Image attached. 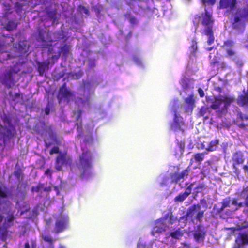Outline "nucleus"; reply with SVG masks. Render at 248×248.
I'll return each instance as SVG.
<instances>
[{
    "instance_id": "obj_51",
    "label": "nucleus",
    "mask_w": 248,
    "mask_h": 248,
    "mask_svg": "<svg viewBox=\"0 0 248 248\" xmlns=\"http://www.w3.org/2000/svg\"><path fill=\"white\" fill-rule=\"evenodd\" d=\"M3 121L4 123H6L8 126L12 125V124L11 123V120L10 117L5 116L3 119Z\"/></svg>"
},
{
    "instance_id": "obj_49",
    "label": "nucleus",
    "mask_w": 248,
    "mask_h": 248,
    "mask_svg": "<svg viewBox=\"0 0 248 248\" xmlns=\"http://www.w3.org/2000/svg\"><path fill=\"white\" fill-rule=\"evenodd\" d=\"M21 173V170L19 169L17 170H16L14 172V176L18 180L20 179V175Z\"/></svg>"
},
{
    "instance_id": "obj_38",
    "label": "nucleus",
    "mask_w": 248,
    "mask_h": 248,
    "mask_svg": "<svg viewBox=\"0 0 248 248\" xmlns=\"http://www.w3.org/2000/svg\"><path fill=\"white\" fill-rule=\"evenodd\" d=\"M17 24L13 21L10 20L6 24V30L11 31L16 28Z\"/></svg>"
},
{
    "instance_id": "obj_39",
    "label": "nucleus",
    "mask_w": 248,
    "mask_h": 248,
    "mask_svg": "<svg viewBox=\"0 0 248 248\" xmlns=\"http://www.w3.org/2000/svg\"><path fill=\"white\" fill-rule=\"evenodd\" d=\"M44 184L39 183L36 186H32L31 190L32 192H40L44 188Z\"/></svg>"
},
{
    "instance_id": "obj_14",
    "label": "nucleus",
    "mask_w": 248,
    "mask_h": 248,
    "mask_svg": "<svg viewBox=\"0 0 248 248\" xmlns=\"http://www.w3.org/2000/svg\"><path fill=\"white\" fill-rule=\"evenodd\" d=\"M168 228L169 227L165 223L164 219L161 217L155 221L152 231L154 233H161L166 232Z\"/></svg>"
},
{
    "instance_id": "obj_56",
    "label": "nucleus",
    "mask_w": 248,
    "mask_h": 248,
    "mask_svg": "<svg viewBox=\"0 0 248 248\" xmlns=\"http://www.w3.org/2000/svg\"><path fill=\"white\" fill-rule=\"evenodd\" d=\"M214 90L219 93L222 92V88L221 87L214 86Z\"/></svg>"
},
{
    "instance_id": "obj_46",
    "label": "nucleus",
    "mask_w": 248,
    "mask_h": 248,
    "mask_svg": "<svg viewBox=\"0 0 248 248\" xmlns=\"http://www.w3.org/2000/svg\"><path fill=\"white\" fill-rule=\"evenodd\" d=\"M54 172L53 170L50 169H47L45 172V174L46 175L49 179L52 178V174Z\"/></svg>"
},
{
    "instance_id": "obj_20",
    "label": "nucleus",
    "mask_w": 248,
    "mask_h": 248,
    "mask_svg": "<svg viewBox=\"0 0 248 248\" xmlns=\"http://www.w3.org/2000/svg\"><path fill=\"white\" fill-rule=\"evenodd\" d=\"M66 163V157L63 154H60L56 158L55 168L58 171H61L64 165Z\"/></svg>"
},
{
    "instance_id": "obj_62",
    "label": "nucleus",
    "mask_w": 248,
    "mask_h": 248,
    "mask_svg": "<svg viewBox=\"0 0 248 248\" xmlns=\"http://www.w3.org/2000/svg\"><path fill=\"white\" fill-rule=\"evenodd\" d=\"M45 114L46 115H48L49 114V112H50V108L49 107H47L45 108Z\"/></svg>"
},
{
    "instance_id": "obj_52",
    "label": "nucleus",
    "mask_w": 248,
    "mask_h": 248,
    "mask_svg": "<svg viewBox=\"0 0 248 248\" xmlns=\"http://www.w3.org/2000/svg\"><path fill=\"white\" fill-rule=\"evenodd\" d=\"M202 1L204 4L213 5L216 2V0H202Z\"/></svg>"
},
{
    "instance_id": "obj_29",
    "label": "nucleus",
    "mask_w": 248,
    "mask_h": 248,
    "mask_svg": "<svg viewBox=\"0 0 248 248\" xmlns=\"http://www.w3.org/2000/svg\"><path fill=\"white\" fill-rule=\"evenodd\" d=\"M81 115H77L76 120L77 121H80L79 123H76V125L77 126V130L78 132V138H80L83 136V131H82V120L81 119Z\"/></svg>"
},
{
    "instance_id": "obj_22",
    "label": "nucleus",
    "mask_w": 248,
    "mask_h": 248,
    "mask_svg": "<svg viewBox=\"0 0 248 248\" xmlns=\"http://www.w3.org/2000/svg\"><path fill=\"white\" fill-rule=\"evenodd\" d=\"M207 101L208 102L212 103V104L210 106V108L213 110H217L220 108V106L221 104V100L220 97V95L216 96L214 99H209L207 98Z\"/></svg>"
},
{
    "instance_id": "obj_12",
    "label": "nucleus",
    "mask_w": 248,
    "mask_h": 248,
    "mask_svg": "<svg viewBox=\"0 0 248 248\" xmlns=\"http://www.w3.org/2000/svg\"><path fill=\"white\" fill-rule=\"evenodd\" d=\"M237 0H220L218 7L219 9H226L232 11L235 9Z\"/></svg>"
},
{
    "instance_id": "obj_26",
    "label": "nucleus",
    "mask_w": 248,
    "mask_h": 248,
    "mask_svg": "<svg viewBox=\"0 0 248 248\" xmlns=\"http://www.w3.org/2000/svg\"><path fill=\"white\" fill-rule=\"evenodd\" d=\"M49 62H45L37 63V70L39 75L43 76L46 70L48 69Z\"/></svg>"
},
{
    "instance_id": "obj_45",
    "label": "nucleus",
    "mask_w": 248,
    "mask_h": 248,
    "mask_svg": "<svg viewBox=\"0 0 248 248\" xmlns=\"http://www.w3.org/2000/svg\"><path fill=\"white\" fill-rule=\"evenodd\" d=\"M178 145L179 146V148L180 149V152L181 154H182L185 150V143L184 141H180L178 142Z\"/></svg>"
},
{
    "instance_id": "obj_13",
    "label": "nucleus",
    "mask_w": 248,
    "mask_h": 248,
    "mask_svg": "<svg viewBox=\"0 0 248 248\" xmlns=\"http://www.w3.org/2000/svg\"><path fill=\"white\" fill-rule=\"evenodd\" d=\"M233 168L236 173L239 172V169L237 168V166L242 164L244 162V155L241 152H237L235 153L232 157Z\"/></svg>"
},
{
    "instance_id": "obj_64",
    "label": "nucleus",
    "mask_w": 248,
    "mask_h": 248,
    "mask_svg": "<svg viewBox=\"0 0 248 248\" xmlns=\"http://www.w3.org/2000/svg\"><path fill=\"white\" fill-rule=\"evenodd\" d=\"M243 168L244 169V170L246 171H247L248 176V162L247 163V165L244 166Z\"/></svg>"
},
{
    "instance_id": "obj_48",
    "label": "nucleus",
    "mask_w": 248,
    "mask_h": 248,
    "mask_svg": "<svg viewBox=\"0 0 248 248\" xmlns=\"http://www.w3.org/2000/svg\"><path fill=\"white\" fill-rule=\"evenodd\" d=\"M207 111V108L204 107H202L199 111L200 116L204 117Z\"/></svg>"
},
{
    "instance_id": "obj_7",
    "label": "nucleus",
    "mask_w": 248,
    "mask_h": 248,
    "mask_svg": "<svg viewBox=\"0 0 248 248\" xmlns=\"http://www.w3.org/2000/svg\"><path fill=\"white\" fill-rule=\"evenodd\" d=\"M193 161V159H191L190 165L186 169L184 170L180 173L175 172L170 174V178L172 183L177 184L181 180L183 179L185 177L188 176L191 170L190 166H191Z\"/></svg>"
},
{
    "instance_id": "obj_58",
    "label": "nucleus",
    "mask_w": 248,
    "mask_h": 248,
    "mask_svg": "<svg viewBox=\"0 0 248 248\" xmlns=\"http://www.w3.org/2000/svg\"><path fill=\"white\" fill-rule=\"evenodd\" d=\"M196 189L198 190L199 189H205V186L202 184H200L196 188Z\"/></svg>"
},
{
    "instance_id": "obj_34",
    "label": "nucleus",
    "mask_w": 248,
    "mask_h": 248,
    "mask_svg": "<svg viewBox=\"0 0 248 248\" xmlns=\"http://www.w3.org/2000/svg\"><path fill=\"white\" fill-rule=\"evenodd\" d=\"M234 45V42L233 40L228 39L224 42L222 47L224 49V50L231 49Z\"/></svg>"
},
{
    "instance_id": "obj_55",
    "label": "nucleus",
    "mask_w": 248,
    "mask_h": 248,
    "mask_svg": "<svg viewBox=\"0 0 248 248\" xmlns=\"http://www.w3.org/2000/svg\"><path fill=\"white\" fill-rule=\"evenodd\" d=\"M198 92L199 95H200V96L201 97H204V92L202 88H199L198 89Z\"/></svg>"
},
{
    "instance_id": "obj_60",
    "label": "nucleus",
    "mask_w": 248,
    "mask_h": 248,
    "mask_svg": "<svg viewBox=\"0 0 248 248\" xmlns=\"http://www.w3.org/2000/svg\"><path fill=\"white\" fill-rule=\"evenodd\" d=\"M43 190L45 192H50L51 191L52 189H51V186H46V187H44V188H43Z\"/></svg>"
},
{
    "instance_id": "obj_5",
    "label": "nucleus",
    "mask_w": 248,
    "mask_h": 248,
    "mask_svg": "<svg viewBox=\"0 0 248 248\" xmlns=\"http://www.w3.org/2000/svg\"><path fill=\"white\" fill-rule=\"evenodd\" d=\"M1 34L3 37L8 38L10 39V42L8 43H7L5 40L2 41V44L0 43V61L3 62V61L10 59L12 57L9 52L5 49V47H6L7 44L11 46L12 44L13 43L15 39L12 36L5 35L2 33H1Z\"/></svg>"
},
{
    "instance_id": "obj_59",
    "label": "nucleus",
    "mask_w": 248,
    "mask_h": 248,
    "mask_svg": "<svg viewBox=\"0 0 248 248\" xmlns=\"http://www.w3.org/2000/svg\"><path fill=\"white\" fill-rule=\"evenodd\" d=\"M82 112V110L80 109H78L77 110L74 111L73 114L74 115H79V114H80V115H81Z\"/></svg>"
},
{
    "instance_id": "obj_25",
    "label": "nucleus",
    "mask_w": 248,
    "mask_h": 248,
    "mask_svg": "<svg viewBox=\"0 0 248 248\" xmlns=\"http://www.w3.org/2000/svg\"><path fill=\"white\" fill-rule=\"evenodd\" d=\"M183 235V232L179 228L174 230L173 232H170V233L166 234V238H169L171 237L172 238L179 240Z\"/></svg>"
},
{
    "instance_id": "obj_36",
    "label": "nucleus",
    "mask_w": 248,
    "mask_h": 248,
    "mask_svg": "<svg viewBox=\"0 0 248 248\" xmlns=\"http://www.w3.org/2000/svg\"><path fill=\"white\" fill-rule=\"evenodd\" d=\"M38 41H40L42 43L43 47H46L47 44H46V40L45 39V35L42 31H38Z\"/></svg>"
},
{
    "instance_id": "obj_47",
    "label": "nucleus",
    "mask_w": 248,
    "mask_h": 248,
    "mask_svg": "<svg viewBox=\"0 0 248 248\" xmlns=\"http://www.w3.org/2000/svg\"><path fill=\"white\" fill-rule=\"evenodd\" d=\"M130 23L132 25H135L138 23V20L136 17L131 16L129 19Z\"/></svg>"
},
{
    "instance_id": "obj_6",
    "label": "nucleus",
    "mask_w": 248,
    "mask_h": 248,
    "mask_svg": "<svg viewBox=\"0 0 248 248\" xmlns=\"http://www.w3.org/2000/svg\"><path fill=\"white\" fill-rule=\"evenodd\" d=\"M15 217L13 214L9 215L0 226V238H5L8 234V229L13 225Z\"/></svg>"
},
{
    "instance_id": "obj_10",
    "label": "nucleus",
    "mask_w": 248,
    "mask_h": 248,
    "mask_svg": "<svg viewBox=\"0 0 248 248\" xmlns=\"http://www.w3.org/2000/svg\"><path fill=\"white\" fill-rule=\"evenodd\" d=\"M205 235L206 231L204 227L201 224L198 225L193 232V236L197 242L203 241Z\"/></svg>"
},
{
    "instance_id": "obj_44",
    "label": "nucleus",
    "mask_w": 248,
    "mask_h": 248,
    "mask_svg": "<svg viewBox=\"0 0 248 248\" xmlns=\"http://www.w3.org/2000/svg\"><path fill=\"white\" fill-rule=\"evenodd\" d=\"M78 8L80 12H83L85 14L87 15H89L90 14V12L89 10L85 6L82 5H79L78 6Z\"/></svg>"
},
{
    "instance_id": "obj_32",
    "label": "nucleus",
    "mask_w": 248,
    "mask_h": 248,
    "mask_svg": "<svg viewBox=\"0 0 248 248\" xmlns=\"http://www.w3.org/2000/svg\"><path fill=\"white\" fill-rule=\"evenodd\" d=\"M207 154V153L206 151L203 153H196L194 155L195 161L198 164H200L204 159V155Z\"/></svg>"
},
{
    "instance_id": "obj_18",
    "label": "nucleus",
    "mask_w": 248,
    "mask_h": 248,
    "mask_svg": "<svg viewBox=\"0 0 248 248\" xmlns=\"http://www.w3.org/2000/svg\"><path fill=\"white\" fill-rule=\"evenodd\" d=\"M193 184H190L185 189V192L179 193L174 198L175 202H182L191 193Z\"/></svg>"
},
{
    "instance_id": "obj_4",
    "label": "nucleus",
    "mask_w": 248,
    "mask_h": 248,
    "mask_svg": "<svg viewBox=\"0 0 248 248\" xmlns=\"http://www.w3.org/2000/svg\"><path fill=\"white\" fill-rule=\"evenodd\" d=\"M68 222V216L60 214L56 218L54 232L56 234H59L63 232L66 228Z\"/></svg>"
},
{
    "instance_id": "obj_2",
    "label": "nucleus",
    "mask_w": 248,
    "mask_h": 248,
    "mask_svg": "<svg viewBox=\"0 0 248 248\" xmlns=\"http://www.w3.org/2000/svg\"><path fill=\"white\" fill-rule=\"evenodd\" d=\"M202 17V24L205 27L203 32L205 35L208 36L207 44L211 45L214 42L215 38L213 30V24L214 22L212 17V13L208 12L205 9V12L201 15Z\"/></svg>"
},
{
    "instance_id": "obj_50",
    "label": "nucleus",
    "mask_w": 248,
    "mask_h": 248,
    "mask_svg": "<svg viewBox=\"0 0 248 248\" xmlns=\"http://www.w3.org/2000/svg\"><path fill=\"white\" fill-rule=\"evenodd\" d=\"M59 152V149L58 147L55 146V147H53L50 150L49 154L50 155H53L54 154H58Z\"/></svg>"
},
{
    "instance_id": "obj_1",
    "label": "nucleus",
    "mask_w": 248,
    "mask_h": 248,
    "mask_svg": "<svg viewBox=\"0 0 248 248\" xmlns=\"http://www.w3.org/2000/svg\"><path fill=\"white\" fill-rule=\"evenodd\" d=\"M92 156L89 151L83 152L79 157V162L77 164L81 178L89 176L91 173Z\"/></svg>"
},
{
    "instance_id": "obj_63",
    "label": "nucleus",
    "mask_w": 248,
    "mask_h": 248,
    "mask_svg": "<svg viewBox=\"0 0 248 248\" xmlns=\"http://www.w3.org/2000/svg\"><path fill=\"white\" fill-rule=\"evenodd\" d=\"M213 161L212 160H207L205 162V164H207L209 166L212 167Z\"/></svg>"
},
{
    "instance_id": "obj_61",
    "label": "nucleus",
    "mask_w": 248,
    "mask_h": 248,
    "mask_svg": "<svg viewBox=\"0 0 248 248\" xmlns=\"http://www.w3.org/2000/svg\"><path fill=\"white\" fill-rule=\"evenodd\" d=\"M31 248H37L36 242L35 240H31Z\"/></svg>"
},
{
    "instance_id": "obj_23",
    "label": "nucleus",
    "mask_w": 248,
    "mask_h": 248,
    "mask_svg": "<svg viewBox=\"0 0 248 248\" xmlns=\"http://www.w3.org/2000/svg\"><path fill=\"white\" fill-rule=\"evenodd\" d=\"M5 132L4 133V137L9 139L16 137V132L13 125L8 126V127H5Z\"/></svg>"
},
{
    "instance_id": "obj_35",
    "label": "nucleus",
    "mask_w": 248,
    "mask_h": 248,
    "mask_svg": "<svg viewBox=\"0 0 248 248\" xmlns=\"http://www.w3.org/2000/svg\"><path fill=\"white\" fill-rule=\"evenodd\" d=\"M42 239L44 241L48 243L53 248L55 240L49 234L43 235Z\"/></svg>"
},
{
    "instance_id": "obj_3",
    "label": "nucleus",
    "mask_w": 248,
    "mask_h": 248,
    "mask_svg": "<svg viewBox=\"0 0 248 248\" xmlns=\"http://www.w3.org/2000/svg\"><path fill=\"white\" fill-rule=\"evenodd\" d=\"M19 69L14 70L11 69L6 71L3 74L0 75V81L5 85L8 89L11 87L14 84V77L17 74Z\"/></svg>"
},
{
    "instance_id": "obj_43",
    "label": "nucleus",
    "mask_w": 248,
    "mask_h": 248,
    "mask_svg": "<svg viewBox=\"0 0 248 248\" xmlns=\"http://www.w3.org/2000/svg\"><path fill=\"white\" fill-rule=\"evenodd\" d=\"M9 94L12 99L15 102H17L18 100H17V99H19L20 98V94L19 93H16L14 95H12V93L10 92Z\"/></svg>"
},
{
    "instance_id": "obj_8",
    "label": "nucleus",
    "mask_w": 248,
    "mask_h": 248,
    "mask_svg": "<svg viewBox=\"0 0 248 248\" xmlns=\"http://www.w3.org/2000/svg\"><path fill=\"white\" fill-rule=\"evenodd\" d=\"M174 113L173 122L171 124V128L174 131H182L184 132V130L181 128L182 126L185 125L183 118L177 113L176 110L174 111Z\"/></svg>"
},
{
    "instance_id": "obj_15",
    "label": "nucleus",
    "mask_w": 248,
    "mask_h": 248,
    "mask_svg": "<svg viewBox=\"0 0 248 248\" xmlns=\"http://www.w3.org/2000/svg\"><path fill=\"white\" fill-rule=\"evenodd\" d=\"M64 85L60 89L58 98L60 100V102L62 99H63L68 104L71 100V98L73 97V94L69 90L63 87Z\"/></svg>"
},
{
    "instance_id": "obj_31",
    "label": "nucleus",
    "mask_w": 248,
    "mask_h": 248,
    "mask_svg": "<svg viewBox=\"0 0 248 248\" xmlns=\"http://www.w3.org/2000/svg\"><path fill=\"white\" fill-rule=\"evenodd\" d=\"M231 204H232V199H231L230 197L226 198L221 202V207L220 210H222L224 208L230 207Z\"/></svg>"
},
{
    "instance_id": "obj_42",
    "label": "nucleus",
    "mask_w": 248,
    "mask_h": 248,
    "mask_svg": "<svg viewBox=\"0 0 248 248\" xmlns=\"http://www.w3.org/2000/svg\"><path fill=\"white\" fill-rule=\"evenodd\" d=\"M57 35V40H61L64 38V32L63 30H61L60 31H57L56 32Z\"/></svg>"
},
{
    "instance_id": "obj_57",
    "label": "nucleus",
    "mask_w": 248,
    "mask_h": 248,
    "mask_svg": "<svg viewBox=\"0 0 248 248\" xmlns=\"http://www.w3.org/2000/svg\"><path fill=\"white\" fill-rule=\"evenodd\" d=\"M248 191V186L244 187L241 192V195H243L247 194V192Z\"/></svg>"
},
{
    "instance_id": "obj_24",
    "label": "nucleus",
    "mask_w": 248,
    "mask_h": 248,
    "mask_svg": "<svg viewBox=\"0 0 248 248\" xmlns=\"http://www.w3.org/2000/svg\"><path fill=\"white\" fill-rule=\"evenodd\" d=\"M162 218L164 219V221H165L167 220L168 224L170 225L174 224L178 220L177 217L174 216L173 215V213L171 210H170Z\"/></svg>"
},
{
    "instance_id": "obj_11",
    "label": "nucleus",
    "mask_w": 248,
    "mask_h": 248,
    "mask_svg": "<svg viewBox=\"0 0 248 248\" xmlns=\"http://www.w3.org/2000/svg\"><path fill=\"white\" fill-rule=\"evenodd\" d=\"M248 244V233L240 232L235 239V244L232 248H241L245 245Z\"/></svg>"
},
{
    "instance_id": "obj_27",
    "label": "nucleus",
    "mask_w": 248,
    "mask_h": 248,
    "mask_svg": "<svg viewBox=\"0 0 248 248\" xmlns=\"http://www.w3.org/2000/svg\"><path fill=\"white\" fill-rule=\"evenodd\" d=\"M185 102L188 105L189 109L191 111H192L195 105V99L194 95L191 94L186 97L185 99ZM188 108L186 109V111H188Z\"/></svg>"
},
{
    "instance_id": "obj_16",
    "label": "nucleus",
    "mask_w": 248,
    "mask_h": 248,
    "mask_svg": "<svg viewBox=\"0 0 248 248\" xmlns=\"http://www.w3.org/2000/svg\"><path fill=\"white\" fill-rule=\"evenodd\" d=\"M221 102L224 104V108L226 109H228L230 105L234 102L236 99L233 95L225 94L224 95H220Z\"/></svg>"
},
{
    "instance_id": "obj_19",
    "label": "nucleus",
    "mask_w": 248,
    "mask_h": 248,
    "mask_svg": "<svg viewBox=\"0 0 248 248\" xmlns=\"http://www.w3.org/2000/svg\"><path fill=\"white\" fill-rule=\"evenodd\" d=\"M244 202H238V200L236 198H232V205L237 206L236 210L239 208L245 206L246 209L244 210V212L247 214H248V193L246 194L245 197H244Z\"/></svg>"
},
{
    "instance_id": "obj_40",
    "label": "nucleus",
    "mask_w": 248,
    "mask_h": 248,
    "mask_svg": "<svg viewBox=\"0 0 248 248\" xmlns=\"http://www.w3.org/2000/svg\"><path fill=\"white\" fill-rule=\"evenodd\" d=\"M196 215L194 217V219L198 221H201L204 216V211H199Z\"/></svg>"
},
{
    "instance_id": "obj_37",
    "label": "nucleus",
    "mask_w": 248,
    "mask_h": 248,
    "mask_svg": "<svg viewBox=\"0 0 248 248\" xmlns=\"http://www.w3.org/2000/svg\"><path fill=\"white\" fill-rule=\"evenodd\" d=\"M8 191L6 187H0V199H5L8 197Z\"/></svg>"
},
{
    "instance_id": "obj_17",
    "label": "nucleus",
    "mask_w": 248,
    "mask_h": 248,
    "mask_svg": "<svg viewBox=\"0 0 248 248\" xmlns=\"http://www.w3.org/2000/svg\"><path fill=\"white\" fill-rule=\"evenodd\" d=\"M236 103L240 107L248 108V91L238 96Z\"/></svg>"
},
{
    "instance_id": "obj_21",
    "label": "nucleus",
    "mask_w": 248,
    "mask_h": 248,
    "mask_svg": "<svg viewBox=\"0 0 248 248\" xmlns=\"http://www.w3.org/2000/svg\"><path fill=\"white\" fill-rule=\"evenodd\" d=\"M201 209V205L199 204H193L190 206L186 214V216L187 218H192L195 213L200 211Z\"/></svg>"
},
{
    "instance_id": "obj_9",
    "label": "nucleus",
    "mask_w": 248,
    "mask_h": 248,
    "mask_svg": "<svg viewBox=\"0 0 248 248\" xmlns=\"http://www.w3.org/2000/svg\"><path fill=\"white\" fill-rule=\"evenodd\" d=\"M225 50L226 52L225 57L232 60L235 62L237 66L239 67L243 66V62L239 58V56L237 55V52L234 49L231 48L227 49Z\"/></svg>"
},
{
    "instance_id": "obj_53",
    "label": "nucleus",
    "mask_w": 248,
    "mask_h": 248,
    "mask_svg": "<svg viewBox=\"0 0 248 248\" xmlns=\"http://www.w3.org/2000/svg\"><path fill=\"white\" fill-rule=\"evenodd\" d=\"M200 202L202 205V206L205 207L206 209L207 208V201L204 198L201 199Z\"/></svg>"
},
{
    "instance_id": "obj_30",
    "label": "nucleus",
    "mask_w": 248,
    "mask_h": 248,
    "mask_svg": "<svg viewBox=\"0 0 248 248\" xmlns=\"http://www.w3.org/2000/svg\"><path fill=\"white\" fill-rule=\"evenodd\" d=\"M219 140L218 139H215V140L211 141L207 147L206 150L208 152H212L215 151L217 148V146L219 144Z\"/></svg>"
},
{
    "instance_id": "obj_41",
    "label": "nucleus",
    "mask_w": 248,
    "mask_h": 248,
    "mask_svg": "<svg viewBox=\"0 0 248 248\" xmlns=\"http://www.w3.org/2000/svg\"><path fill=\"white\" fill-rule=\"evenodd\" d=\"M238 118L240 119L241 121H243L244 120L248 121V115H244L242 112L239 111L237 113Z\"/></svg>"
},
{
    "instance_id": "obj_54",
    "label": "nucleus",
    "mask_w": 248,
    "mask_h": 248,
    "mask_svg": "<svg viewBox=\"0 0 248 248\" xmlns=\"http://www.w3.org/2000/svg\"><path fill=\"white\" fill-rule=\"evenodd\" d=\"M191 47L193 49V51H196L197 48V43L195 41H192Z\"/></svg>"
},
{
    "instance_id": "obj_28",
    "label": "nucleus",
    "mask_w": 248,
    "mask_h": 248,
    "mask_svg": "<svg viewBox=\"0 0 248 248\" xmlns=\"http://www.w3.org/2000/svg\"><path fill=\"white\" fill-rule=\"evenodd\" d=\"M16 47L21 53H25L27 52L29 46L27 44L26 41H21L18 42L17 46H16Z\"/></svg>"
},
{
    "instance_id": "obj_33",
    "label": "nucleus",
    "mask_w": 248,
    "mask_h": 248,
    "mask_svg": "<svg viewBox=\"0 0 248 248\" xmlns=\"http://www.w3.org/2000/svg\"><path fill=\"white\" fill-rule=\"evenodd\" d=\"M70 47V46L67 44H63L60 47V53H62V56L64 57H67L69 53Z\"/></svg>"
}]
</instances>
